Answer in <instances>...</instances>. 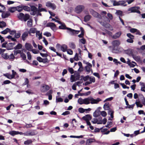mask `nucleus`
I'll use <instances>...</instances> for the list:
<instances>
[{
  "label": "nucleus",
  "mask_w": 145,
  "mask_h": 145,
  "mask_svg": "<svg viewBox=\"0 0 145 145\" xmlns=\"http://www.w3.org/2000/svg\"><path fill=\"white\" fill-rule=\"evenodd\" d=\"M83 63L87 65V66L85 67V69L88 72H90L91 70V69L92 67V65L88 62H86L85 61H83Z\"/></svg>",
  "instance_id": "nucleus-13"
},
{
  "label": "nucleus",
  "mask_w": 145,
  "mask_h": 145,
  "mask_svg": "<svg viewBox=\"0 0 145 145\" xmlns=\"http://www.w3.org/2000/svg\"><path fill=\"white\" fill-rule=\"evenodd\" d=\"M8 78L11 79L14 78V74L13 73L12 74H7L6 75H5Z\"/></svg>",
  "instance_id": "nucleus-31"
},
{
  "label": "nucleus",
  "mask_w": 145,
  "mask_h": 145,
  "mask_svg": "<svg viewBox=\"0 0 145 145\" xmlns=\"http://www.w3.org/2000/svg\"><path fill=\"white\" fill-rule=\"evenodd\" d=\"M127 36L130 39H134V36L133 35H131L130 33H128L127 34Z\"/></svg>",
  "instance_id": "nucleus-60"
},
{
  "label": "nucleus",
  "mask_w": 145,
  "mask_h": 145,
  "mask_svg": "<svg viewBox=\"0 0 145 145\" xmlns=\"http://www.w3.org/2000/svg\"><path fill=\"white\" fill-rule=\"evenodd\" d=\"M135 105V104H133V105H127V106H126L125 107V108H133V107Z\"/></svg>",
  "instance_id": "nucleus-61"
},
{
  "label": "nucleus",
  "mask_w": 145,
  "mask_h": 145,
  "mask_svg": "<svg viewBox=\"0 0 145 145\" xmlns=\"http://www.w3.org/2000/svg\"><path fill=\"white\" fill-rule=\"evenodd\" d=\"M114 111L109 108V114H110L111 118H113Z\"/></svg>",
  "instance_id": "nucleus-58"
},
{
  "label": "nucleus",
  "mask_w": 145,
  "mask_h": 145,
  "mask_svg": "<svg viewBox=\"0 0 145 145\" xmlns=\"http://www.w3.org/2000/svg\"><path fill=\"white\" fill-rule=\"evenodd\" d=\"M61 25L59 26V28L60 29H67V32L70 35H74L78 34L80 32V31L72 29L70 28L66 27L65 24L61 23Z\"/></svg>",
  "instance_id": "nucleus-3"
},
{
  "label": "nucleus",
  "mask_w": 145,
  "mask_h": 145,
  "mask_svg": "<svg viewBox=\"0 0 145 145\" xmlns=\"http://www.w3.org/2000/svg\"><path fill=\"white\" fill-rule=\"evenodd\" d=\"M21 34L20 32H18L17 33H15V34L14 36V37H13L11 35H8L7 37V38H8L9 40H11L17 42L16 39L18 38L20 36Z\"/></svg>",
  "instance_id": "nucleus-5"
},
{
  "label": "nucleus",
  "mask_w": 145,
  "mask_h": 145,
  "mask_svg": "<svg viewBox=\"0 0 145 145\" xmlns=\"http://www.w3.org/2000/svg\"><path fill=\"white\" fill-rule=\"evenodd\" d=\"M111 44L114 49L115 50L121 44V42L119 40H115L112 42Z\"/></svg>",
  "instance_id": "nucleus-9"
},
{
  "label": "nucleus",
  "mask_w": 145,
  "mask_h": 145,
  "mask_svg": "<svg viewBox=\"0 0 145 145\" xmlns=\"http://www.w3.org/2000/svg\"><path fill=\"white\" fill-rule=\"evenodd\" d=\"M69 47L72 49H74L76 47L75 44L73 42H71L69 44Z\"/></svg>",
  "instance_id": "nucleus-39"
},
{
  "label": "nucleus",
  "mask_w": 145,
  "mask_h": 145,
  "mask_svg": "<svg viewBox=\"0 0 145 145\" xmlns=\"http://www.w3.org/2000/svg\"><path fill=\"white\" fill-rule=\"evenodd\" d=\"M67 47L65 44H63L61 46V50L63 52H65L67 51Z\"/></svg>",
  "instance_id": "nucleus-24"
},
{
  "label": "nucleus",
  "mask_w": 145,
  "mask_h": 145,
  "mask_svg": "<svg viewBox=\"0 0 145 145\" xmlns=\"http://www.w3.org/2000/svg\"><path fill=\"white\" fill-rule=\"evenodd\" d=\"M42 33H40L39 31H36V36L38 38L39 40H40L42 38Z\"/></svg>",
  "instance_id": "nucleus-19"
},
{
  "label": "nucleus",
  "mask_w": 145,
  "mask_h": 145,
  "mask_svg": "<svg viewBox=\"0 0 145 145\" xmlns=\"http://www.w3.org/2000/svg\"><path fill=\"white\" fill-rule=\"evenodd\" d=\"M22 7L23 9L25 11H29L30 10V8L27 6H24Z\"/></svg>",
  "instance_id": "nucleus-46"
},
{
  "label": "nucleus",
  "mask_w": 145,
  "mask_h": 145,
  "mask_svg": "<svg viewBox=\"0 0 145 145\" xmlns=\"http://www.w3.org/2000/svg\"><path fill=\"white\" fill-rule=\"evenodd\" d=\"M81 56L79 55V54L76 53L74 57V60L77 61L79 60H81L82 59Z\"/></svg>",
  "instance_id": "nucleus-21"
},
{
  "label": "nucleus",
  "mask_w": 145,
  "mask_h": 145,
  "mask_svg": "<svg viewBox=\"0 0 145 145\" xmlns=\"http://www.w3.org/2000/svg\"><path fill=\"white\" fill-rule=\"evenodd\" d=\"M122 33L121 31H120L116 33L114 35L112 36V38L116 39L118 38L121 35Z\"/></svg>",
  "instance_id": "nucleus-18"
},
{
  "label": "nucleus",
  "mask_w": 145,
  "mask_h": 145,
  "mask_svg": "<svg viewBox=\"0 0 145 145\" xmlns=\"http://www.w3.org/2000/svg\"><path fill=\"white\" fill-rule=\"evenodd\" d=\"M63 101V99L61 98H56V103L62 102Z\"/></svg>",
  "instance_id": "nucleus-57"
},
{
  "label": "nucleus",
  "mask_w": 145,
  "mask_h": 145,
  "mask_svg": "<svg viewBox=\"0 0 145 145\" xmlns=\"http://www.w3.org/2000/svg\"><path fill=\"white\" fill-rule=\"evenodd\" d=\"M132 56L134 59L137 62H139L140 61V57L139 56H137L134 55L132 54Z\"/></svg>",
  "instance_id": "nucleus-25"
},
{
  "label": "nucleus",
  "mask_w": 145,
  "mask_h": 145,
  "mask_svg": "<svg viewBox=\"0 0 145 145\" xmlns=\"http://www.w3.org/2000/svg\"><path fill=\"white\" fill-rule=\"evenodd\" d=\"M1 56L3 58L5 59H8V55L7 53L2 54Z\"/></svg>",
  "instance_id": "nucleus-36"
},
{
  "label": "nucleus",
  "mask_w": 145,
  "mask_h": 145,
  "mask_svg": "<svg viewBox=\"0 0 145 145\" xmlns=\"http://www.w3.org/2000/svg\"><path fill=\"white\" fill-rule=\"evenodd\" d=\"M37 132L35 130H33L29 132V136H33L37 134Z\"/></svg>",
  "instance_id": "nucleus-29"
},
{
  "label": "nucleus",
  "mask_w": 145,
  "mask_h": 145,
  "mask_svg": "<svg viewBox=\"0 0 145 145\" xmlns=\"http://www.w3.org/2000/svg\"><path fill=\"white\" fill-rule=\"evenodd\" d=\"M27 54L28 59L29 60H31V55L30 53L29 52H27Z\"/></svg>",
  "instance_id": "nucleus-50"
},
{
  "label": "nucleus",
  "mask_w": 145,
  "mask_h": 145,
  "mask_svg": "<svg viewBox=\"0 0 145 145\" xmlns=\"http://www.w3.org/2000/svg\"><path fill=\"white\" fill-rule=\"evenodd\" d=\"M80 75L78 73H75L74 75H71L70 78L71 82H72L79 80Z\"/></svg>",
  "instance_id": "nucleus-6"
},
{
  "label": "nucleus",
  "mask_w": 145,
  "mask_h": 145,
  "mask_svg": "<svg viewBox=\"0 0 145 145\" xmlns=\"http://www.w3.org/2000/svg\"><path fill=\"white\" fill-rule=\"evenodd\" d=\"M50 87L49 86L45 84L41 85L40 88V90L42 93H45L49 90Z\"/></svg>",
  "instance_id": "nucleus-7"
},
{
  "label": "nucleus",
  "mask_w": 145,
  "mask_h": 145,
  "mask_svg": "<svg viewBox=\"0 0 145 145\" xmlns=\"http://www.w3.org/2000/svg\"><path fill=\"white\" fill-rule=\"evenodd\" d=\"M84 8V7L83 5H79L75 8L74 10L76 13L79 14L82 12Z\"/></svg>",
  "instance_id": "nucleus-8"
},
{
  "label": "nucleus",
  "mask_w": 145,
  "mask_h": 145,
  "mask_svg": "<svg viewBox=\"0 0 145 145\" xmlns=\"http://www.w3.org/2000/svg\"><path fill=\"white\" fill-rule=\"evenodd\" d=\"M66 51H67V53L70 55H72L73 54L72 51L70 49L67 50Z\"/></svg>",
  "instance_id": "nucleus-63"
},
{
  "label": "nucleus",
  "mask_w": 145,
  "mask_h": 145,
  "mask_svg": "<svg viewBox=\"0 0 145 145\" xmlns=\"http://www.w3.org/2000/svg\"><path fill=\"white\" fill-rule=\"evenodd\" d=\"M101 114L103 117H105L107 115L106 113L104 111L101 112Z\"/></svg>",
  "instance_id": "nucleus-54"
},
{
  "label": "nucleus",
  "mask_w": 145,
  "mask_h": 145,
  "mask_svg": "<svg viewBox=\"0 0 145 145\" xmlns=\"http://www.w3.org/2000/svg\"><path fill=\"white\" fill-rule=\"evenodd\" d=\"M10 29L9 28H7L5 29L4 30L2 31L1 32V33L3 34H7L8 32H10Z\"/></svg>",
  "instance_id": "nucleus-30"
},
{
  "label": "nucleus",
  "mask_w": 145,
  "mask_h": 145,
  "mask_svg": "<svg viewBox=\"0 0 145 145\" xmlns=\"http://www.w3.org/2000/svg\"><path fill=\"white\" fill-rule=\"evenodd\" d=\"M37 60L39 62H44V61H43V59H42L41 57H37Z\"/></svg>",
  "instance_id": "nucleus-56"
},
{
  "label": "nucleus",
  "mask_w": 145,
  "mask_h": 145,
  "mask_svg": "<svg viewBox=\"0 0 145 145\" xmlns=\"http://www.w3.org/2000/svg\"><path fill=\"white\" fill-rule=\"evenodd\" d=\"M46 6L48 7H50L53 10L55 9L56 8V5L52 3L49 2L46 3Z\"/></svg>",
  "instance_id": "nucleus-16"
},
{
  "label": "nucleus",
  "mask_w": 145,
  "mask_h": 145,
  "mask_svg": "<svg viewBox=\"0 0 145 145\" xmlns=\"http://www.w3.org/2000/svg\"><path fill=\"white\" fill-rule=\"evenodd\" d=\"M44 35L47 37H49L51 36V34L49 32H46L44 33Z\"/></svg>",
  "instance_id": "nucleus-59"
},
{
  "label": "nucleus",
  "mask_w": 145,
  "mask_h": 145,
  "mask_svg": "<svg viewBox=\"0 0 145 145\" xmlns=\"http://www.w3.org/2000/svg\"><path fill=\"white\" fill-rule=\"evenodd\" d=\"M92 122L93 123H97L98 124H102L103 121L102 120H98L97 118H94L93 120L92 121Z\"/></svg>",
  "instance_id": "nucleus-22"
},
{
  "label": "nucleus",
  "mask_w": 145,
  "mask_h": 145,
  "mask_svg": "<svg viewBox=\"0 0 145 145\" xmlns=\"http://www.w3.org/2000/svg\"><path fill=\"white\" fill-rule=\"evenodd\" d=\"M25 47L26 49L29 51H31L33 48L32 45L29 43L26 42L25 45Z\"/></svg>",
  "instance_id": "nucleus-15"
},
{
  "label": "nucleus",
  "mask_w": 145,
  "mask_h": 145,
  "mask_svg": "<svg viewBox=\"0 0 145 145\" xmlns=\"http://www.w3.org/2000/svg\"><path fill=\"white\" fill-rule=\"evenodd\" d=\"M8 10L11 12H14L15 10V8L14 7L10 8L8 9Z\"/></svg>",
  "instance_id": "nucleus-52"
},
{
  "label": "nucleus",
  "mask_w": 145,
  "mask_h": 145,
  "mask_svg": "<svg viewBox=\"0 0 145 145\" xmlns=\"http://www.w3.org/2000/svg\"><path fill=\"white\" fill-rule=\"evenodd\" d=\"M22 47V45L20 43L18 44L14 48L15 50L20 49H21Z\"/></svg>",
  "instance_id": "nucleus-37"
},
{
  "label": "nucleus",
  "mask_w": 145,
  "mask_h": 145,
  "mask_svg": "<svg viewBox=\"0 0 145 145\" xmlns=\"http://www.w3.org/2000/svg\"><path fill=\"white\" fill-rule=\"evenodd\" d=\"M79 42L80 43H81L83 44H85L86 43V41L85 39L82 38L79 39Z\"/></svg>",
  "instance_id": "nucleus-42"
},
{
  "label": "nucleus",
  "mask_w": 145,
  "mask_h": 145,
  "mask_svg": "<svg viewBox=\"0 0 145 145\" xmlns=\"http://www.w3.org/2000/svg\"><path fill=\"white\" fill-rule=\"evenodd\" d=\"M46 27H50L53 31L56 30V25L55 24L52 22H50L47 23L46 25Z\"/></svg>",
  "instance_id": "nucleus-14"
},
{
  "label": "nucleus",
  "mask_w": 145,
  "mask_h": 145,
  "mask_svg": "<svg viewBox=\"0 0 145 145\" xmlns=\"http://www.w3.org/2000/svg\"><path fill=\"white\" fill-rule=\"evenodd\" d=\"M37 31L36 28H31L30 29L29 31H28L27 32H28L29 34H30L31 33H36V31Z\"/></svg>",
  "instance_id": "nucleus-28"
},
{
  "label": "nucleus",
  "mask_w": 145,
  "mask_h": 145,
  "mask_svg": "<svg viewBox=\"0 0 145 145\" xmlns=\"http://www.w3.org/2000/svg\"><path fill=\"white\" fill-rule=\"evenodd\" d=\"M139 7H135L129 8L128 9L129 11H131V12H137L140 14V12L138 10Z\"/></svg>",
  "instance_id": "nucleus-11"
},
{
  "label": "nucleus",
  "mask_w": 145,
  "mask_h": 145,
  "mask_svg": "<svg viewBox=\"0 0 145 145\" xmlns=\"http://www.w3.org/2000/svg\"><path fill=\"white\" fill-rule=\"evenodd\" d=\"M17 16L19 19L22 21H24V22H26L30 18V16L29 14H25L24 15L22 13H20L18 14Z\"/></svg>",
  "instance_id": "nucleus-4"
},
{
  "label": "nucleus",
  "mask_w": 145,
  "mask_h": 145,
  "mask_svg": "<svg viewBox=\"0 0 145 145\" xmlns=\"http://www.w3.org/2000/svg\"><path fill=\"white\" fill-rule=\"evenodd\" d=\"M81 119H83L86 122L87 124L88 125L90 126L91 124L89 121L91 120V118H80Z\"/></svg>",
  "instance_id": "nucleus-34"
},
{
  "label": "nucleus",
  "mask_w": 145,
  "mask_h": 145,
  "mask_svg": "<svg viewBox=\"0 0 145 145\" xmlns=\"http://www.w3.org/2000/svg\"><path fill=\"white\" fill-rule=\"evenodd\" d=\"M135 104H136L138 107H140L141 108L143 106L141 104L139 101H138L137 100H136Z\"/></svg>",
  "instance_id": "nucleus-38"
},
{
  "label": "nucleus",
  "mask_w": 145,
  "mask_h": 145,
  "mask_svg": "<svg viewBox=\"0 0 145 145\" xmlns=\"http://www.w3.org/2000/svg\"><path fill=\"white\" fill-rule=\"evenodd\" d=\"M6 23L3 21L0 22V28H3L6 26Z\"/></svg>",
  "instance_id": "nucleus-43"
},
{
  "label": "nucleus",
  "mask_w": 145,
  "mask_h": 145,
  "mask_svg": "<svg viewBox=\"0 0 145 145\" xmlns=\"http://www.w3.org/2000/svg\"><path fill=\"white\" fill-rule=\"evenodd\" d=\"M27 22V26L29 27H31L32 26L33 21L31 19H29Z\"/></svg>",
  "instance_id": "nucleus-26"
},
{
  "label": "nucleus",
  "mask_w": 145,
  "mask_h": 145,
  "mask_svg": "<svg viewBox=\"0 0 145 145\" xmlns=\"http://www.w3.org/2000/svg\"><path fill=\"white\" fill-rule=\"evenodd\" d=\"M33 142L31 139L28 140L24 142V144L25 145H28L31 144Z\"/></svg>",
  "instance_id": "nucleus-33"
},
{
  "label": "nucleus",
  "mask_w": 145,
  "mask_h": 145,
  "mask_svg": "<svg viewBox=\"0 0 145 145\" xmlns=\"http://www.w3.org/2000/svg\"><path fill=\"white\" fill-rule=\"evenodd\" d=\"M106 15L108 17H109V13H107V12L105 11H102L100 13V15L101 16V18H103L104 20V22H101L98 21V22L103 26L106 27L108 26L107 23L108 22V19Z\"/></svg>",
  "instance_id": "nucleus-2"
},
{
  "label": "nucleus",
  "mask_w": 145,
  "mask_h": 145,
  "mask_svg": "<svg viewBox=\"0 0 145 145\" xmlns=\"http://www.w3.org/2000/svg\"><path fill=\"white\" fill-rule=\"evenodd\" d=\"M1 7V8H0V12H3L5 10L6 8L3 5H2Z\"/></svg>",
  "instance_id": "nucleus-48"
},
{
  "label": "nucleus",
  "mask_w": 145,
  "mask_h": 145,
  "mask_svg": "<svg viewBox=\"0 0 145 145\" xmlns=\"http://www.w3.org/2000/svg\"><path fill=\"white\" fill-rule=\"evenodd\" d=\"M113 5L114 6H118L119 5H123L124 4L123 2L121 1H119L118 2H117L116 1H113Z\"/></svg>",
  "instance_id": "nucleus-23"
},
{
  "label": "nucleus",
  "mask_w": 145,
  "mask_h": 145,
  "mask_svg": "<svg viewBox=\"0 0 145 145\" xmlns=\"http://www.w3.org/2000/svg\"><path fill=\"white\" fill-rule=\"evenodd\" d=\"M101 131L102 132H104L106 131V132L105 133H104V134H109V131H107V129H106V128H105V129H102H102H101Z\"/></svg>",
  "instance_id": "nucleus-49"
},
{
  "label": "nucleus",
  "mask_w": 145,
  "mask_h": 145,
  "mask_svg": "<svg viewBox=\"0 0 145 145\" xmlns=\"http://www.w3.org/2000/svg\"><path fill=\"white\" fill-rule=\"evenodd\" d=\"M28 32L27 31L24 32L22 34L21 37L23 41L25 40L26 38L27 37L28 35Z\"/></svg>",
  "instance_id": "nucleus-17"
},
{
  "label": "nucleus",
  "mask_w": 145,
  "mask_h": 145,
  "mask_svg": "<svg viewBox=\"0 0 145 145\" xmlns=\"http://www.w3.org/2000/svg\"><path fill=\"white\" fill-rule=\"evenodd\" d=\"M10 15V14L8 13H3L1 16L3 18H5L8 17Z\"/></svg>",
  "instance_id": "nucleus-35"
},
{
  "label": "nucleus",
  "mask_w": 145,
  "mask_h": 145,
  "mask_svg": "<svg viewBox=\"0 0 145 145\" xmlns=\"http://www.w3.org/2000/svg\"><path fill=\"white\" fill-rule=\"evenodd\" d=\"M89 82H91V83L92 82L94 83L95 82V79L94 77H89Z\"/></svg>",
  "instance_id": "nucleus-44"
},
{
  "label": "nucleus",
  "mask_w": 145,
  "mask_h": 145,
  "mask_svg": "<svg viewBox=\"0 0 145 145\" xmlns=\"http://www.w3.org/2000/svg\"><path fill=\"white\" fill-rule=\"evenodd\" d=\"M20 57L22 58L24 60H26V57L25 54L23 52H22L20 54Z\"/></svg>",
  "instance_id": "nucleus-45"
},
{
  "label": "nucleus",
  "mask_w": 145,
  "mask_h": 145,
  "mask_svg": "<svg viewBox=\"0 0 145 145\" xmlns=\"http://www.w3.org/2000/svg\"><path fill=\"white\" fill-rule=\"evenodd\" d=\"M103 108L105 110H108L109 108V103H105L103 106Z\"/></svg>",
  "instance_id": "nucleus-41"
},
{
  "label": "nucleus",
  "mask_w": 145,
  "mask_h": 145,
  "mask_svg": "<svg viewBox=\"0 0 145 145\" xmlns=\"http://www.w3.org/2000/svg\"><path fill=\"white\" fill-rule=\"evenodd\" d=\"M21 53V51L20 50L15 51L14 52V55L16 56L18 54H20Z\"/></svg>",
  "instance_id": "nucleus-62"
},
{
  "label": "nucleus",
  "mask_w": 145,
  "mask_h": 145,
  "mask_svg": "<svg viewBox=\"0 0 145 145\" xmlns=\"http://www.w3.org/2000/svg\"><path fill=\"white\" fill-rule=\"evenodd\" d=\"M12 43H9L7 44L6 46V48L8 50H10L13 48V47L12 45Z\"/></svg>",
  "instance_id": "nucleus-32"
},
{
  "label": "nucleus",
  "mask_w": 145,
  "mask_h": 145,
  "mask_svg": "<svg viewBox=\"0 0 145 145\" xmlns=\"http://www.w3.org/2000/svg\"><path fill=\"white\" fill-rule=\"evenodd\" d=\"M95 139L92 138L88 139L87 140V142H89V143H91L92 142H95Z\"/></svg>",
  "instance_id": "nucleus-51"
},
{
  "label": "nucleus",
  "mask_w": 145,
  "mask_h": 145,
  "mask_svg": "<svg viewBox=\"0 0 145 145\" xmlns=\"http://www.w3.org/2000/svg\"><path fill=\"white\" fill-rule=\"evenodd\" d=\"M101 113L100 110H96L93 113V116L94 117H97L101 115Z\"/></svg>",
  "instance_id": "nucleus-20"
},
{
  "label": "nucleus",
  "mask_w": 145,
  "mask_h": 145,
  "mask_svg": "<svg viewBox=\"0 0 145 145\" xmlns=\"http://www.w3.org/2000/svg\"><path fill=\"white\" fill-rule=\"evenodd\" d=\"M31 51H32V52L34 54H37L39 53V51L35 49H32V50Z\"/></svg>",
  "instance_id": "nucleus-53"
},
{
  "label": "nucleus",
  "mask_w": 145,
  "mask_h": 145,
  "mask_svg": "<svg viewBox=\"0 0 145 145\" xmlns=\"http://www.w3.org/2000/svg\"><path fill=\"white\" fill-rule=\"evenodd\" d=\"M31 9V14L33 15H36L38 11V10L37 8L34 6H31L30 9Z\"/></svg>",
  "instance_id": "nucleus-12"
},
{
  "label": "nucleus",
  "mask_w": 145,
  "mask_h": 145,
  "mask_svg": "<svg viewBox=\"0 0 145 145\" xmlns=\"http://www.w3.org/2000/svg\"><path fill=\"white\" fill-rule=\"evenodd\" d=\"M68 70L69 72L71 74H72L74 73V70L72 68L69 67Z\"/></svg>",
  "instance_id": "nucleus-64"
},
{
  "label": "nucleus",
  "mask_w": 145,
  "mask_h": 145,
  "mask_svg": "<svg viewBox=\"0 0 145 145\" xmlns=\"http://www.w3.org/2000/svg\"><path fill=\"white\" fill-rule=\"evenodd\" d=\"M89 10L90 14H92L93 16L98 18L99 19H101V16H100V14L97 12L91 9H89Z\"/></svg>",
  "instance_id": "nucleus-10"
},
{
  "label": "nucleus",
  "mask_w": 145,
  "mask_h": 145,
  "mask_svg": "<svg viewBox=\"0 0 145 145\" xmlns=\"http://www.w3.org/2000/svg\"><path fill=\"white\" fill-rule=\"evenodd\" d=\"M125 52L126 54L129 55H132L133 54L132 50L130 49H129L127 50Z\"/></svg>",
  "instance_id": "nucleus-40"
},
{
  "label": "nucleus",
  "mask_w": 145,
  "mask_h": 145,
  "mask_svg": "<svg viewBox=\"0 0 145 145\" xmlns=\"http://www.w3.org/2000/svg\"><path fill=\"white\" fill-rule=\"evenodd\" d=\"M101 101V99L99 98L95 99L91 97H89L84 99L82 98H80L78 100V102L80 105L82 104L88 105L90 103L91 104H97Z\"/></svg>",
  "instance_id": "nucleus-1"
},
{
  "label": "nucleus",
  "mask_w": 145,
  "mask_h": 145,
  "mask_svg": "<svg viewBox=\"0 0 145 145\" xmlns=\"http://www.w3.org/2000/svg\"><path fill=\"white\" fill-rule=\"evenodd\" d=\"M9 133L12 136H14L16 135L15 131H12L9 132Z\"/></svg>",
  "instance_id": "nucleus-55"
},
{
  "label": "nucleus",
  "mask_w": 145,
  "mask_h": 145,
  "mask_svg": "<svg viewBox=\"0 0 145 145\" xmlns=\"http://www.w3.org/2000/svg\"><path fill=\"white\" fill-rule=\"evenodd\" d=\"M91 16L89 14L86 16L84 17V21L85 22H87L89 21L91 18Z\"/></svg>",
  "instance_id": "nucleus-27"
},
{
  "label": "nucleus",
  "mask_w": 145,
  "mask_h": 145,
  "mask_svg": "<svg viewBox=\"0 0 145 145\" xmlns=\"http://www.w3.org/2000/svg\"><path fill=\"white\" fill-rule=\"evenodd\" d=\"M15 56L13 54H11L10 56L8 55V59L9 60L12 59V60H13L15 58Z\"/></svg>",
  "instance_id": "nucleus-47"
}]
</instances>
